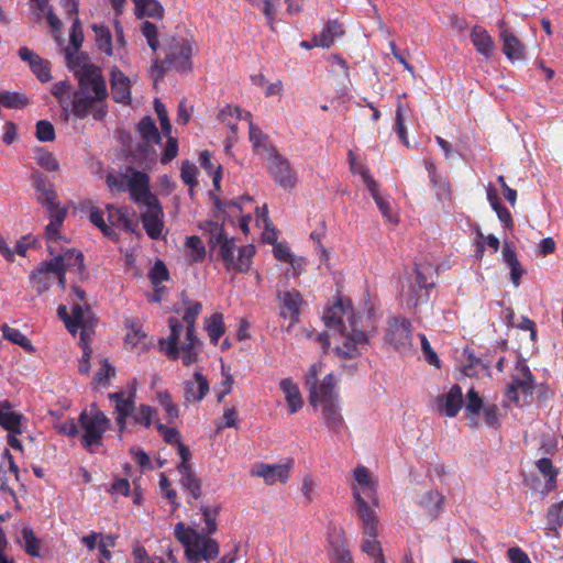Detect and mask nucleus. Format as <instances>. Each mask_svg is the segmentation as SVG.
<instances>
[{"mask_svg":"<svg viewBox=\"0 0 563 563\" xmlns=\"http://www.w3.org/2000/svg\"><path fill=\"white\" fill-rule=\"evenodd\" d=\"M68 66L74 71L79 81V89L74 93L73 113L77 118H85L92 113L96 120H101L106 115L102 106L95 103L101 102L108 97V89L101 69L91 64L85 56L67 55Z\"/></svg>","mask_w":563,"mask_h":563,"instance_id":"obj_1","label":"nucleus"},{"mask_svg":"<svg viewBox=\"0 0 563 563\" xmlns=\"http://www.w3.org/2000/svg\"><path fill=\"white\" fill-rule=\"evenodd\" d=\"M357 316L349 300L339 299L323 312V321L334 340L333 351L341 360L360 355L367 344V334L357 328Z\"/></svg>","mask_w":563,"mask_h":563,"instance_id":"obj_2","label":"nucleus"},{"mask_svg":"<svg viewBox=\"0 0 563 563\" xmlns=\"http://www.w3.org/2000/svg\"><path fill=\"white\" fill-rule=\"evenodd\" d=\"M205 526L198 531L194 527H186L183 522L175 526V537L185 547V552L191 563L210 561L218 556L219 544L209 534L217 530L219 508L216 506H201Z\"/></svg>","mask_w":563,"mask_h":563,"instance_id":"obj_3","label":"nucleus"},{"mask_svg":"<svg viewBox=\"0 0 563 563\" xmlns=\"http://www.w3.org/2000/svg\"><path fill=\"white\" fill-rule=\"evenodd\" d=\"M322 372V364H312L306 376V386L310 393L311 406L320 411V417L325 427L335 434H339L343 427L344 420L338 405V395L335 393V379L332 374L323 377L318 384V376Z\"/></svg>","mask_w":563,"mask_h":563,"instance_id":"obj_4","label":"nucleus"},{"mask_svg":"<svg viewBox=\"0 0 563 563\" xmlns=\"http://www.w3.org/2000/svg\"><path fill=\"white\" fill-rule=\"evenodd\" d=\"M170 334L158 341L159 351L169 360H181L185 366H191L199 360L202 342L197 332L184 331V324L176 317L168 319Z\"/></svg>","mask_w":563,"mask_h":563,"instance_id":"obj_5","label":"nucleus"},{"mask_svg":"<svg viewBox=\"0 0 563 563\" xmlns=\"http://www.w3.org/2000/svg\"><path fill=\"white\" fill-rule=\"evenodd\" d=\"M209 242L211 247L217 250L227 272L232 274L249 272L255 254L254 245H236L234 238H230L217 224L210 233Z\"/></svg>","mask_w":563,"mask_h":563,"instance_id":"obj_6","label":"nucleus"},{"mask_svg":"<svg viewBox=\"0 0 563 563\" xmlns=\"http://www.w3.org/2000/svg\"><path fill=\"white\" fill-rule=\"evenodd\" d=\"M163 51L165 58H156L148 70L150 76L155 84L163 78L167 69L187 71L191 69L192 47L188 40L178 37H168L164 40Z\"/></svg>","mask_w":563,"mask_h":563,"instance_id":"obj_7","label":"nucleus"},{"mask_svg":"<svg viewBox=\"0 0 563 563\" xmlns=\"http://www.w3.org/2000/svg\"><path fill=\"white\" fill-rule=\"evenodd\" d=\"M57 314L71 334L80 330V344L84 353L79 361L78 371L81 374H88L90 367L89 360L92 353L89 346V339L95 325V318L91 310L87 307L75 305L73 308V317H69L66 306L62 305L57 309Z\"/></svg>","mask_w":563,"mask_h":563,"instance_id":"obj_8","label":"nucleus"},{"mask_svg":"<svg viewBox=\"0 0 563 563\" xmlns=\"http://www.w3.org/2000/svg\"><path fill=\"white\" fill-rule=\"evenodd\" d=\"M80 440L82 446L95 452L102 445L103 435L110 428L111 421L95 404L82 410L79 416Z\"/></svg>","mask_w":563,"mask_h":563,"instance_id":"obj_9","label":"nucleus"},{"mask_svg":"<svg viewBox=\"0 0 563 563\" xmlns=\"http://www.w3.org/2000/svg\"><path fill=\"white\" fill-rule=\"evenodd\" d=\"M135 203L142 208L141 222L147 236L152 240L161 239L165 230V214L156 195L150 190Z\"/></svg>","mask_w":563,"mask_h":563,"instance_id":"obj_10","label":"nucleus"},{"mask_svg":"<svg viewBox=\"0 0 563 563\" xmlns=\"http://www.w3.org/2000/svg\"><path fill=\"white\" fill-rule=\"evenodd\" d=\"M107 185L113 192L128 190L131 199L136 202L150 191V178L145 173L134 168L126 169L125 173L107 176Z\"/></svg>","mask_w":563,"mask_h":563,"instance_id":"obj_11","label":"nucleus"},{"mask_svg":"<svg viewBox=\"0 0 563 563\" xmlns=\"http://www.w3.org/2000/svg\"><path fill=\"white\" fill-rule=\"evenodd\" d=\"M534 390V379L526 361L518 360L515 372L511 376V383L506 389L508 401L521 406L528 397H531Z\"/></svg>","mask_w":563,"mask_h":563,"instance_id":"obj_12","label":"nucleus"},{"mask_svg":"<svg viewBox=\"0 0 563 563\" xmlns=\"http://www.w3.org/2000/svg\"><path fill=\"white\" fill-rule=\"evenodd\" d=\"M267 169L276 185L285 190H291L295 187L297 183L296 173L292 170L289 161L276 150H272V153L267 156Z\"/></svg>","mask_w":563,"mask_h":563,"instance_id":"obj_13","label":"nucleus"},{"mask_svg":"<svg viewBox=\"0 0 563 563\" xmlns=\"http://www.w3.org/2000/svg\"><path fill=\"white\" fill-rule=\"evenodd\" d=\"M294 464L292 459H287L283 464L256 463L251 470V475L263 478L267 485H274L277 482L285 484L290 477Z\"/></svg>","mask_w":563,"mask_h":563,"instance_id":"obj_14","label":"nucleus"},{"mask_svg":"<svg viewBox=\"0 0 563 563\" xmlns=\"http://www.w3.org/2000/svg\"><path fill=\"white\" fill-rule=\"evenodd\" d=\"M56 272L59 273V286L64 289L66 285L65 275L67 272L81 274L84 269V255L75 249H67L54 255L51 260Z\"/></svg>","mask_w":563,"mask_h":563,"instance_id":"obj_15","label":"nucleus"},{"mask_svg":"<svg viewBox=\"0 0 563 563\" xmlns=\"http://www.w3.org/2000/svg\"><path fill=\"white\" fill-rule=\"evenodd\" d=\"M32 183L36 191V200L41 203L48 212L65 209L57 203V194L54 185L40 173L32 175Z\"/></svg>","mask_w":563,"mask_h":563,"instance_id":"obj_16","label":"nucleus"},{"mask_svg":"<svg viewBox=\"0 0 563 563\" xmlns=\"http://www.w3.org/2000/svg\"><path fill=\"white\" fill-rule=\"evenodd\" d=\"M386 341L399 351L411 346V324L404 318L394 319L387 329Z\"/></svg>","mask_w":563,"mask_h":563,"instance_id":"obj_17","label":"nucleus"},{"mask_svg":"<svg viewBox=\"0 0 563 563\" xmlns=\"http://www.w3.org/2000/svg\"><path fill=\"white\" fill-rule=\"evenodd\" d=\"M280 317L289 319L294 324L298 322L300 311L305 305L301 294L296 289H287L277 294Z\"/></svg>","mask_w":563,"mask_h":563,"instance_id":"obj_18","label":"nucleus"},{"mask_svg":"<svg viewBox=\"0 0 563 563\" xmlns=\"http://www.w3.org/2000/svg\"><path fill=\"white\" fill-rule=\"evenodd\" d=\"M355 484L352 486L353 497L355 494L367 498L374 506H377L376 483L374 482L367 467L358 465L353 470Z\"/></svg>","mask_w":563,"mask_h":563,"instance_id":"obj_19","label":"nucleus"},{"mask_svg":"<svg viewBox=\"0 0 563 563\" xmlns=\"http://www.w3.org/2000/svg\"><path fill=\"white\" fill-rule=\"evenodd\" d=\"M57 280L59 283V273L56 272L52 261H45L30 275V283L38 295L48 290Z\"/></svg>","mask_w":563,"mask_h":563,"instance_id":"obj_20","label":"nucleus"},{"mask_svg":"<svg viewBox=\"0 0 563 563\" xmlns=\"http://www.w3.org/2000/svg\"><path fill=\"white\" fill-rule=\"evenodd\" d=\"M360 173L382 216L390 223H398V217L391 211L390 202L380 196L378 184L371 177L368 169L366 167H360Z\"/></svg>","mask_w":563,"mask_h":563,"instance_id":"obj_21","label":"nucleus"},{"mask_svg":"<svg viewBox=\"0 0 563 563\" xmlns=\"http://www.w3.org/2000/svg\"><path fill=\"white\" fill-rule=\"evenodd\" d=\"M109 399L114 402L115 422L119 431L122 432L126 427V418L134 410V394L118 391L109 394Z\"/></svg>","mask_w":563,"mask_h":563,"instance_id":"obj_22","label":"nucleus"},{"mask_svg":"<svg viewBox=\"0 0 563 563\" xmlns=\"http://www.w3.org/2000/svg\"><path fill=\"white\" fill-rule=\"evenodd\" d=\"M209 382L202 374V371L197 368L190 379L184 382V398L188 402H199L209 393Z\"/></svg>","mask_w":563,"mask_h":563,"instance_id":"obj_23","label":"nucleus"},{"mask_svg":"<svg viewBox=\"0 0 563 563\" xmlns=\"http://www.w3.org/2000/svg\"><path fill=\"white\" fill-rule=\"evenodd\" d=\"M438 411L446 417H455L463 406V391L461 386L453 385L445 395L435 398Z\"/></svg>","mask_w":563,"mask_h":563,"instance_id":"obj_24","label":"nucleus"},{"mask_svg":"<svg viewBox=\"0 0 563 563\" xmlns=\"http://www.w3.org/2000/svg\"><path fill=\"white\" fill-rule=\"evenodd\" d=\"M356 514L362 521L363 534L377 533L378 518L376 515L377 506L369 505L364 497L355 494Z\"/></svg>","mask_w":563,"mask_h":563,"instance_id":"obj_25","label":"nucleus"},{"mask_svg":"<svg viewBox=\"0 0 563 563\" xmlns=\"http://www.w3.org/2000/svg\"><path fill=\"white\" fill-rule=\"evenodd\" d=\"M328 542L331 563H353L342 529L333 530L329 534Z\"/></svg>","mask_w":563,"mask_h":563,"instance_id":"obj_26","label":"nucleus"},{"mask_svg":"<svg viewBox=\"0 0 563 563\" xmlns=\"http://www.w3.org/2000/svg\"><path fill=\"white\" fill-rule=\"evenodd\" d=\"M110 84L113 99L117 102L129 104L131 102V79L117 66L111 68Z\"/></svg>","mask_w":563,"mask_h":563,"instance_id":"obj_27","label":"nucleus"},{"mask_svg":"<svg viewBox=\"0 0 563 563\" xmlns=\"http://www.w3.org/2000/svg\"><path fill=\"white\" fill-rule=\"evenodd\" d=\"M499 38L503 42V52L508 60L514 63L526 58V46L512 31L503 29L499 32Z\"/></svg>","mask_w":563,"mask_h":563,"instance_id":"obj_28","label":"nucleus"},{"mask_svg":"<svg viewBox=\"0 0 563 563\" xmlns=\"http://www.w3.org/2000/svg\"><path fill=\"white\" fill-rule=\"evenodd\" d=\"M25 418L14 411L9 401L0 402V426L10 433H23Z\"/></svg>","mask_w":563,"mask_h":563,"instance_id":"obj_29","label":"nucleus"},{"mask_svg":"<svg viewBox=\"0 0 563 563\" xmlns=\"http://www.w3.org/2000/svg\"><path fill=\"white\" fill-rule=\"evenodd\" d=\"M471 41L476 52L485 58H490L495 51V43L490 34L482 26H474L471 31Z\"/></svg>","mask_w":563,"mask_h":563,"instance_id":"obj_30","label":"nucleus"},{"mask_svg":"<svg viewBox=\"0 0 563 563\" xmlns=\"http://www.w3.org/2000/svg\"><path fill=\"white\" fill-rule=\"evenodd\" d=\"M10 477H13L16 482L19 481V467L13 461L12 454L9 450H5L3 452V462L0 464V489L13 496V489L9 486Z\"/></svg>","mask_w":563,"mask_h":563,"instance_id":"obj_31","label":"nucleus"},{"mask_svg":"<svg viewBox=\"0 0 563 563\" xmlns=\"http://www.w3.org/2000/svg\"><path fill=\"white\" fill-rule=\"evenodd\" d=\"M279 388L285 395L289 413H296L301 409L303 401L298 385L291 378H284L279 383Z\"/></svg>","mask_w":563,"mask_h":563,"instance_id":"obj_32","label":"nucleus"},{"mask_svg":"<svg viewBox=\"0 0 563 563\" xmlns=\"http://www.w3.org/2000/svg\"><path fill=\"white\" fill-rule=\"evenodd\" d=\"M49 213V223L45 229V236L48 243V251L52 255H54L53 243H55L59 239V229L66 218L67 210L60 209L51 211Z\"/></svg>","mask_w":563,"mask_h":563,"instance_id":"obj_33","label":"nucleus"},{"mask_svg":"<svg viewBox=\"0 0 563 563\" xmlns=\"http://www.w3.org/2000/svg\"><path fill=\"white\" fill-rule=\"evenodd\" d=\"M135 5V15L137 18H152L162 20L165 10L157 0H133Z\"/></svg>","mask_w":563,"mask_h":563,"instance_id":"obj_34","label":"nucleus"},{"mask_svg":"<svg viewBox=\"0 0 563 563\" xmlns=\"http://www.w3.org/2000/svg\"><path fill=\"white\" fill-rule=\"evenodd\" d=\"M342 34L343 31L338 22H329L318 35L313 36V45L329 48L333 45L335 38Z\"/></svg>","mask_w":563,"mask_h":563,"instance_id":"obj_35","label":"nucleus"},{"mask_svg":"<svg viewBox=\"0 0 563 563\" xmlns=\"http://www.w3.org/2000/svg\"><path fill=\"white\" fill-rule=\"evenodd\" d=\"M537 468L539 472L545 477L547 482L541 490L543 496H547L549 493L556 488V476L559 474L558 470L553 467V464L550 459L543 457L538 460Z\"/></svg>","mask_w":563,"mask_h":563,"instance_id":"obj_36","label":"nucleus"},{"mask_svg":"<svg viewBox=\"0 0 563 563\" xmlns=\"http://www.w3.org/2000/svg\"><path fill=\"white\" fill-rule=\"evenodd\" d=\"M178 472L180 474V485L187 489L195 499H198L201 495V484L191 466L178 465Z\"/></svg>","mask_w":563,"mask_h":563,"instance_id":"obj_37","label":"nucleus"},{"mask_svg":"<svg viewBox=\"0 0 563 563\" xmlns=\"http://www.w3.org/2000/svg\"><path fill=\"white\" fill-rule=\"evenodd\" d=\"M483 408V399L474 388H471L466 394L465 411L473 428H477L479 426L478 416Z\"/></svg>","mask_w":563,"mask_h":563,"instance_id":"obj_38","label":"nucleus"},{"mask_svg":"<svg viewBox=\"0 0 563 563\" xmlns=\"http://www.w3.org/2000/svg\"><path fill=\"white\" fill-rule=\"evenodd\" d=\"M246 121L249 122V137L253 148L257 153L266 152L267 156H269L272 150L275 148L268 143L267 135L264 134L260 128L253 124L252 118Z\"/></svg>","mask_w":563,"mask_h":563,"instance_id":"obj_39","label":"nucleus"},{"mask_svg":"<svg viewBox=\"0 0 563 563\" xmlns=\"http://www.w3.org/2000/svg\"><path fill=\"white\" fill-rule=\"evenodd\" d=\"M185 250L186 260L190 263H198L205 258L206 247L198 235H191L186 239Z\"/></svg>","mask_w":563,"mask_h":563,"instance_id":"obj_40","label":"nucleus"},{"mask_svg":"<svg viewBox=\"0 0 563 563\" xmlns=\"http://www.w3.org/2000/svg\"><path fill=\"white\" fill-rule=\"evenodd\" d=\"M205 330L208 333L210 342L212 344L217 345L219 343L220 338L225 332L223 314L216 312V313L211 314L208 319H206Z\"/></svg>","mask_w":563,"mask_h":563,"instance_id":"obj_41","label":"nucleus"},{"mask_svg":"<svg viewBox=\"0 0 563 563\" xmlns=\"http://www.w3.org/2000/svg\"><path fill=\"white\" fill-rule=\"evenodd\" d=\"M108 220L110 222V227H122L126 231H133L134 222L129 216V211L126 208H115L113 206H108Z\"/></svg>","mask_w":563,"mask_h":563,"instance_id":"obj_42","label":"nucleus"},{"mask_svg":"<svg viewBox=\"0 0 563 563\" xmlns=\"http://www.w3.org/2000/svg\"><path fill=\"white\" fill-rule=\"evenodd\" d=\"M92 30L96 35L97 47L106 55H113L112 35L109 27L104 24H93Z\"/></svg>","mask_w":563,"mask_h":563,"instance_id":"obj_43","label":"nucleus"},{"mask_svg":"<svg viewBox=\"0 0 563 563\" xmlns=\"http://www.w3.org/2000/svg\"><path fill=\"white\" fill-rule=\"evenodd\" d=\"M52 93L58 99L60 107L65 111H68L69 108L73 109L74 93L68 81L62 80L54 84L52 87Z\"/></svg>","mask_w":563,"mask_h":563,"instance_id":"obj_44","label":"nucleus"},{"mask_svg":"<svg viewBox=\"0 0 563 563\" xmlns=\"http://www.w3.org/2000/svg\"><path fill=\"white\" fill-rule=\"evenodd\" d=\"M3 338L11 343H14L22 349H24L26 352H34V346L31 343V341L19 330L15 328H12L4 323L1 327Z\"/></svg>","mask_w":563,"mask_h":563,"instance_id":"obj_45","label":"nucleus"},{"mask_svg":"<svg viewBox=\"0 0 563 563\" xmlns=\"http://www.w3.org/2000/svg\"><path fill=\"white\" fill-rule=\"evenodd\" d=\"M202 310V305L198 301H189L185 308L181 319L184 331L196 332V320Z\"/></svg>","mask_w":563,"mask_h":563,"instance_id":"obj_46","label":"nucleus"},{"mask_svg":"<svg viewBox=\"0 0 563 563\" xmlns=\"http://www.w3.org/2000/svg\"><path fill=\"white\" fill-rule=\"evenodd\" d=\"M377 533L364 534L362 542V551L373 559V563H386L382 555V548L379 542L376 540Z\"/></svg>","mask_w":563,"mask_h":563,"instance_id":"obj_47","label":"nucleus"},{"mask_svg":"<svg viewBox=\"0 0 563 563\" xmlns=\"http://www.w3.org/2000/svg\"><path fill=\"white\" fill-rule=\"evenodd\" d=\"M137 131L142 139L148 144L158 143L161 141V134L155 125V122L148 117L140 121Z\"/></svg>","mask_w":563,"mask_h":563,"instance_id":"obj_48","label":"nucleus"},{"mask_svg":"<svg viewBox=\"0 0 563 563\" xmlns=\"http://www.w3.org/2000/svg\"><path fill=\"white\" fill-rule=\"evenodd\" d=\"M141 33L145 37L147 45L155 53L161 47L159 44V31L156 24L144 21L141 24Z\"/></svg>","mask_w":563,"mask_h":563,"instance_id":"obj_49","label":"nucleus"},{"mask_svg":"<svg viewBox=\"0 0 563 563\" xmlns=\"http://www.w3.org/2000/svg\"><path fill=\"white\" fill-rule=\"evenodd\" d=\"M156 401L162 407V409L166 412V419L168 421H173L179 415V409L176 404H174L168 391H158L156 395Z\"/></svg>","mask_w":563,"mask_h":563,"instance_id":"obj_50","label":"nucleus"},{"mask_svg":"<svg viewBox=\"0 0 563 563\" xmlns=\"http://www.w3.org/2000/svg\"><path fill=\"white\" fill-rule=\"evenodd\" d=\"M416 279L420 290H427L434 286L433 268L432 266L416 265L415 267Z\"/></svg>","mask_w":563,"mask_h":563,"instance_id":"obj_51","label":"nucleus"},{"mask_svg":"<svg viewBox=\"0 0 563 563\" xmlns=\"http://www.w3.org/2000/svg\"><path fill=\"white\" fill-rule=\"evenodd\" d=\"M89 220L92 224L100 229L106 236L112 240L118 238L114 229L104 222L103 213L100 209L92 207L89 212Z\"/></svg>","mask_w":563,"mask_h":563,"instance_id":"obj_52","label":"nucleus"},{"mask_svg":"<svg viewBox=\"0 0 563 563\" xmlns=\"http://www.w3.org/2000/svg\"><path fill=\"white\" fill-rule=\"evenodd\" d=\"M22 547L29 555L40 556V540L31 528L25 527L22 530Z\"/></svg>","mask_w":563,"mask_h":563,"instance_id":"obj_53","label":"nucleus"},{"mask_svg":"<svg viewBox=\"0 0 563 563\" xmlns=\"http://www.w3.org/2000/svg\"><path fill=\"white\" fill-rule=\"evenodd\" d=\"M563 525V500L553 504L547 511V526L549 530L556 531Z\"/></svg>","mask_w":563,"mask_h":563,"instance_id":"obj_54","label":"nucleus"},{"mask_svg":"<svg viewBox=\"0 0 563 563\" xmlns=\"http://www.w3.org/2000/svg\"><path fill=\"white\" fill-rule=\"evenodd\" d=\"M252 5L257 8L263 12L265 18L268 21V24L273 26L274 21L276 20V9L278 7V0H250Z\"/></svg>","mask_w":563,"mask_h":563,"instance_id":"obj_55","label":"nucleus"},{"mask_svg":"<svg viewBox=\"0 0 563 563\" xmlns=\"http://www.w3.org/2000/svg\"><path fill=\"white\" fill-rule=\"evenodd\" d=\"M0 103L10 109H20L27 104V99L18 92L1 91Z\"/></svg>","mask_w":563,"mask_h":563,"instance_id":"obj_56","label":"nucleus"},{"mask_svg":"<svg viewBox=\"0 0 563 563\" xmlns=\"http://www.w3.org/2000/svg\"><path fill=\"white\" fill-rule=\"evenodd\" d=\"M435 189L437 198L442 202H451L452 200V188L451 184L446 178L438 177L431 180Z\"/></svg>","mask_w":563,"mask_h":563,"instance_id":"obj_57","label":"nucleus"},{"mask_svg":"<svg viewBox=\"0 0 563 563\" xmlns=\"http://www.w3.org/2000/svg\"><path fill=\"white\" fill-rule=\"evenodd\" d=\"M132 419L135 423L148 428L152 424L155 410L146 405H141L136 410H133Z\"/></svg>","mask_w":563,"mask_h":563,"instance_id":"obj_58","label":"nucleus"},{"mask_svg":"<svg viewBox=\"0 0 563 563\" xmlns=\"http://www.w3.org/2000/svg\"><path fill=\"white\" fill-rule=\"evenodd\" d=\"M395 128H396V132L401 141V143L409 147V140H408V135H407V130H406V126H405V108L402 106V103L398 102L397 104V108H396V112H395Z\"/></svg>","mask_w":563,"mask_h":563,"instance_id":"obj_59","label":"nucleus"},{"mask_svg":"<svg viewBox=\"0 0 563 563\" xmlns=\"http://www.w3.org/2000/svg\"><path fill=\"white\" fill-rule=\"evenodd\" d=\"M200 165L209 173L213 174V185L216 188L220 187L221 180V166H214L211 162L210 153L205 151L199 156Z\"/></svg>","mask_w":563,"mask_h":563,"instance_id":"obj_60","label":"nucleus"},{"mask_svg":"<svg viewBox=\"0 0 563 563\" xmlns=\"http://www.w3.org/2000/svg\"><path fill=\"white\" fill-rule=\"evenodd\" d=\"M148 277L154 286H158L169 277L168 269L162 261L155 262L150 271Z\"/></svg>","mask_w":563,"mask_h":563,"instance_id":"obj_61","label":"nucleus"},{"mask_svg":"<svg viewBox=\"0 0 563 563\" xmlns=\"http://www.w3.org/2000/svg\"><path fill=\"white\" fill-rule=\"evenodd\" d=\"M421 341V351L424 360L432 366L440 368V358L435 351L431 347L430 342L428 341L424 334H419Z\"/></svg>","mask_w":563,"mask_h":563,"instance_id":"obj_62","label":"nucleus"},{"mask_svg":"<svg viewBox=\"0 0 563 563\" xmlns=\"http://www.w3.org/2000/svg\"><path fill=\"white\" fill-rule=\"evenodd\" d=\"M221 372L223 379L217 388V397L219 402H221L224 397L232 391L234 384L232 375L225 369L224 365H222Z\"/></svg>","mask_w":563,"mask_h":563,"instance_id":"obj_63","label":"nucleus"},{"mask_svg":"<svg viewBox=\"0 0 563 563\" xmlns=\"http://www.w3.org/2000/svg\"><path fill=\"white\" fill-rule=\"evenodd\" d=\"M36 137L41 142H51L55 139V130L53 124L46 120H40L36 123Z\"/></svg>","mask_w":563,"mask_h":563,"instance_id":"obj_64","label":"nucleus"}]
</instances>
